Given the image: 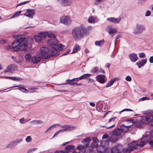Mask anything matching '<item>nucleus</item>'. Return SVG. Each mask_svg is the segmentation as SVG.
Wrapping results in <instances>:
<instances>
[{
    "mask_svg": "<svg viewBox=\"0 0 153 153\" xmlns=\"http://www.w3.org/2000/svg\"><path fill=\"white\" fill-rule=\"evenodd\" d=\"M108 146V142L107 141H104L102 140L100 142V145H99L97 148V151L100 153H106V152H108V150L109 148L107 147Z\"/></svg>",
    "mask_w": 153,
    "mask_h": 153,
    "instance_id": "obj_5",
    "label": "nucleus"
},
{
    "mask_svg": "<svg viewBox=\"0 0 153 153\" xmlns=\"http://www.w3.org/2000/svg\"><path fill=\"white\" fill-rule=\"evenodd\" d=\"M112 136L109 137L107 140H103L105 142L108 140V145H109V142H116L118 138V136H116L115 135H111Z\"/></svg>",
    "mask_w": 153,
    "mask_h": 153,
    "instance_id": "obj_18",
    "label": "nucleus"
},
{
    "mask_svg": "<svg viewBox=\"0 0 153 153\" xmlns=\"http://www.w3.org/2000/svg\"><path fill=\"white\" fill-rule=\"evenodd\" d=\"M145 30L146 27L144 25L137 24L134 28L133 33L135 34H140L142 33Z\"/></svg>",
    "mask_w": 153,
    "mask_h": 153,
    "instance_id": "obj_6",
    "label": "nucleus"
},
{
    "mask_svg": "<svg viewBox=\"0 0 153 153\" xmlns=\"http://www.w3.org/2000/svg\"><path fill=\"white\" fill-rule=\"evenodd\" d=\"M15 87H19V89L24 92L25 93H27L28 92V91L24 87H20L19 85H17V86H13L12 87L10 88H15Z\"/></svg>",
    "mask_w": 153,
    "mask_h": 153,
    "instance_id": "obj_27",
    "label": "nucleus"
},
{
    "mask_svg": "<svg viewBox=\"0 0 153 153\" xmlns=\"http://www.w3.org/2000/svg\"><path fill=\"white\" fill-rule=\"evenodd\" d=\"M34 39L36 41L38 42H40L42 40L41 38L39 35H35L34 36Z\"/></svg>",
    "mask_w": 153,
    "mask_h": 153,
    "instance_id": "obj_33",
    "label": "nucleus"
},
{
    "mask_svg": "<svg viewBox=\"0 0 153 153\" xmlns=\"http://www.w3.org/2000/svg\"><path fill=\"white\" fill-rule=\"evenodd\" d=\"M13 38L15 40L11 43L12 45L15 44L19 46V50L22 51L26 50L27 48L28 42L23 35H16L13 36Z\"/></svg>",
    "mask_w": 153,
    "mask_h": 153,
    "instance_id": "obj_3",
    "label": "nucleus"
},
{
    "mask_svg": "<svg viewBox=\"0 0 153 153\" xmlns=\"http://www.w3.org/2000/svg\"><path fill=\"white\" fill-rule=\"evenodd\" d=\"M22 11H19L16 12L14 14L16 16H19L21 13Z\"/></svg>",
    "mask_w": 153,
    "mask_h": 153,
    "instance_id": "obj_60",
    "label": "nucleus"
},
{
    "mask_svg": "<svg viewBox=\"0 0 153 153\" xmlns=\"http://www.w3.org/2000/svg\"><path fill=\"white\" fill-rule=\"evenodd\" d=\"M149 62L151 63H153V56H151L149 58Z\"/></svg>",
    "mask_w": 153,
    "mask_h": 153,
    "instance_id": "obj_64",
    "label": "nucleus"
},
{
    "mask_svg": "<svg viewBox=\"0 0 153 153\" xmlns=\"http://www.w3.org/2000/svg\"><path fill=\"white\" fill-rule=\"evenodd\" d=\"M99 69L97 67H95L92 68V69L91 70V72L94 74L96 73L98 71Z\"/></svg>",
    "mask_w": 153,
    "mask_h": 153,
    "instance_id": "obj_39",
    "label": "nucleus"
},
{
    "mask_svg": "<svg viewBox=\"0 0 153 153\" xmlns=\"http://www.w3.org/2000/svg\"><path fill=\"white\" fill-rule=\"evenodd\" d=\"M141 117L140 121L143 124H147L150 123L149 120V117L148 115Z\"/></svg>",
    "mask_w": 153,
    "mask_h": 153,
    "instance_id": "obj_20",
    "label": "nucleus"
},
{
    "mask_svg": "<svg viewBox=\"0 0 153 153\" xmlns=\"http://www.w3.org/2000/svg\"><path fill=\"white\" fill-rule=\"evenodd\" d=\"M13 67L12 65H10L7 66L6 69L3 72L4 74H5L7 72H11L12 70Z\"/></svg>",
    "mask_w": 153,
    "mask_h": 153,
    "instance_id": "obj_32",
    "label": "nucleus"
},
{
    "mask_svg": "<svg viewBox=\"0 0 153 153\" xmlns=\"http://www.w3.org/2000/svg\"><path fill=\"white\" fill-rule=\"evenodd\" d=\"M86 146H85V145H84V146H82L81 145H78L77 147V149L80 150H82L83 149L84 147Z\"/></svg>",
    "mask_w": 153,
    "mask_h": 153,
    "instance_id": "obj_44",
    "label": "nucleus"
},
{
    "mask_svg": "<svg viewBox=\"0 0 153 153\" xmlns=\"http://www.w3.org/2000/svg\"><path fill=\"white\" fill-rule=\"evenodd\" d=\"M117 32V30L112 28L110 27L108 33L109 34H114L116 33Z\"/></svg>",
    "mask_w": 153,
    "mask_h": 153,
    "instance_id": "obj_38",
    "label": "nucleus"
},
{
    "mask_svg": "<svg viewBox=\"0 0 153 153\" xmlns=\"http://www.w3.org/2000/svg\"><path fill=\"white\" fill-rule=\"evenodd\" d=\"M125 79L126 81L129 82L131 81V77L129 76H127L126 77Z\"/></svg>",
    "mask_w": 153,
    "mask_h": 153,
    "instance_id": "obj_56",
    "label": "nucleus"
},
{
    "mask_svg": "<svg viewBox=\"0 0 153 153\" xmlns=\"http://www.w3.org/2000/svg\"><path fill=\"white\" fill-rule=\"evenodd\" d=\"M133 111V110L131 109H128V108H126L122 110V111Z\"/></svg>",
    "mask_w": 153,
    "mask_h": 153,
    "instance_id": "obj_63",
    "label": "nucleus"
},
{
    "mask_svg": "<svg viewBox=\"0 0 153 153\" xmlns=\"http://www.w3.org/2000/svg\"><path fill=\"white\" fill-rule=\"evenodd\" d=\"M74 127V126L65 125L61 126V128H64V129H61V130H62L61 131L62 132L64 131L67 130L71 131L73 129Z\"/></svg>",
    "mask_w": 153,
    "mask_h": 153,
    "instance_id": "obj_19",
    "label": "nucleus"
},
{
    "mask_svg": "<svg viewBox=\"0 0 153 153\" xmlns=\"http://www.w3.org/2000/svg\"><path fill=\"white\" fill-rule=\"evenodd\" d=\"M30 123L34 124H41V123H43V122L40 120H35L31 121Z\"/></svg>",
    "mask_w": 153,
    "mask_h": 153,
    "instance_id": "obj_35",
    "label": "nucleus"
},
{
    "mask_svg": "<svg viewBox=\"0 0 153 153\" xmlns=\"http://www.w3.org/2000/svg\"><path fill=\"white\" fill-rule=\"evenodd\" d=\"M22 140L21 139H16L11 142L8 144L6 146L7 148L12 149L16 147L18 144L21 142Z\"/></svg>",
    "mask_w": 153,
    "mask_h": 153,
    "instance_id": "obj_9",
    "label": "nucleus"
},
{
    "mask_svg": "<svg viewBox=\"0 0 153 153\" xmlns=\"http://www.w3.org/2000/svg\"><path fill=\"white\" fill-rule=\"evenodd\" d=\"M145 144V142L143 141H141L139 144L138 143V147H143Z\"/></svg>",
    "mask_w": 153,
    "mask_h": 153,
    "instance_id": "obj_46",
    "label": "nucleus"
},
{
    "mask_svg": "<svg viewBox=\"0 0 153 153\" xmlns=\"http://www.w3.org/2000/svg\"><path fill=\"white\" fill-rule=\"evenodd\" d=\"M22 58H19V59H18V60L17 61V60L16 61V62L19 64L21 63V62H22Z\"/></svg>",
    "mask_w": 153,
    "mask_h": 153,
    "instance_id": "obj_53",
    "label": "nucleus"
},
{
    "mask_svg": "<svg viewBox=\"0 0 153 153\" xmlns=\"http://www.w3.org/2000/svg\"><path fill=\"white\" fill-rule=\"evenodd\" d=\"M139 57L140 58H145L146 56L145 54L144 53H140L139 54Z\"/></svg>",
    "mask_w": 153,
    "mask_h": 153,
    "instance_id": "obj_49",
    "label": "nucleus"
},
{
    "mask_svg": "<svg viewBox=\"0 0 153 153\" xmlns=\"http://www.w3.org/2000/svg\"><path fill=\"white\" fill-rule=\"evenodd\" d=\"M57 2L59 5L63 7L69 6L72 4L70 0H57Z\"/></svg>",
    "mask_w": 153,
    "mask_h": 153,
    "instance_id": "obj_10",
    "label": "nucleus"
},
{
    "mask_svg": "<svg viewBox=\"0 0 153 153\" xmlns=\"http://www.w3.org/2000/svg\"><path fill=\"white\" fill-rule=\"evenodd\" d=\"M80 50V47L77 44H76L74 46L72 52L70 54L75 53Z\"/></svg>",
    "mask_w": 153,
    "mask_h": 153,
    "instance_id": "obj_26",
    "label": "nucleus"
},
{
    "mask_svg": "<svg viewBox=\"0 0 153 153\" xmlns=\"http://www.w3.org/2000/svg\"><path fill=\"white\" fill-rule=\"evenodd\" d=\"M7 40L5 39H2L0 41V43L2 44H4L6 43Z\"/></svg>",
    "mask_w": 153,
    "mask_h": 153,
    "instance_id": "obj_57",
    "label": "nucleus"
},
{
    "mask_svg": "<svg viewBox=\"0 0 153 153\" xmlns=\"http://www.w3.org/2000/svg\"><path fill=\"white\" fill-rule=\"evenodd\" d=\"M70 49H68L67 50V51L64 53L62 55V56H65L68 54V53H70Z\"/></svg>",
    "mask_w": 153,
    "mask_h": 153,
    "instance_id": "obj_59",
    "label": "nucleus"
},
{
    "mask_svg": "<svg viewBox=\"0 0 153 153\" xmlns=\"http://www.w3.org/2000/svg\"><path fill=\"white\" fill-rule=\"evenodd\" d=\"M126 121H130V122H131L132 123H133L134 122V121L133 119H128L126 120Z\"/></svg>",
    "mask_w": 153,
    "mask_h": 153,
    "instance_id": "obj_62",
    "label": "nucleus"
},
{
    "mask_svg": "<svg viewBox=\"0 0 153 153\" xmlns=\"http://www.w3.org/2000/svg\"><path fill=\"white\" fill-rule=\"evenodd\" d=\"M151 12L149 10H147L146 11V13L145 16H149L151 15Z\"/></svg>",
    "mask_w": 153,
    "mask_h": 153,
    "instance_id": "obj_54",
    "label": "nucleus"
},
{
    "mask_svg": "<svg viewBox=\"0 0 153 153\" xmlns=\"http://www.w3.org/2000/svg\"><path fill=\"white\" fill-rule=\"evenodd\" d=\"M30 1V0L29 1H25L24 2H21V3L19 4H18L17 5L16 7H17L18 6H20L21 5H23V4H26L29 2Z\"/></svg>",
    "mask_w": 153,
    "mask_h": 153,
    "instance_id": "obj_47",
    "label": "nucleus"
},
{
    "mask_svg": "<svg viewBox=\"0 0 153 153\" xmlns=\"http://www.w3.org/2000/svg\"><path fill=\"white\" fill-rule=\"evenodd\" d=\"M110 150L111 153H122V152L124 153H126L123 146L120 144L110 148Z\"/></svg>",
    "mask_w": 153,
    "mask_h": 153,
    "instance_id": "obj_7",
    "label": "nucleus"
},
{
    "mask_svg": "<svg viewBox=\"0 0 153 153\" xmlns=\"http://www.w3.org/2000/svg\"><path fill=\"white\" fill-rule=\"evenodd\" d=\"M48 37L49 38H53V39H55V38L56 37L55 35L53 34V33H50L49 34H48V35H47ZM55 40H56L57 41V39H55Z\"/></svg>",
    "mask_w": 153,
    "mask_h": 153,
    "instance_id": "obj_43",
    "label": "nucleus"
},
{
    "mask_svg": "<svg viewBox=\"0 0 153 153\" xmlns=\"http://www.w3.org/2000/svg\"><path fill=\"white\" fill-rule=\"evenodd\" d=\"M74 81H75V78H74L72 79H67L66 80V82H74Z\"/></svg>",
    "mask_w": 153,
    "mask_h": 153,
    "instance_id": "obj_61",
    "label": "nucleus"
},
{
    "mask_svg": "<svg viewBox=\"0 0 153 153\" xmlns=\"http://www.w3.org/2000/svg\"><path fill=\"white\" fill-rule=\"evenodd\" d=\"M91 140V138L89 137H87L81 141L82 143L84 144L85 146H87L89 144V142Z\"/></svg>",
    "mask_w": 153,
    "mask_h": 153,
    "instance_id": "obj_23",
    "label": "nucleus"
},
{
    "mask_svg": "<svg viewBox=\"0 0 153 153\" xmlns=\"http://www.w3.org/2000/svg\"><path fill=\"white\" fill-rule=\"evenodd\" d=\"M60 22L61 23L68 25L70 23V20L68 19L67 16H64L60 18Z\"/></svg>",
    "mask_w": 153,
    "mask_h": 153,
    "instance_id": "obj_14",
    "label": "nucleus"
},
{
    "mask_svg": "<svg viewBox=\"0 0 153 153\" xmlns=\"http://www.w3.org/2000/svg\"><path fill=\"white\" fill-rule=\"evenodd\" d=\"M1 78H3L7 79H11L13 80H14L15 81H21L22 80V79L17 77H10V76H4V77H1Z\"/></svg>",
    "mask_w": 153,
    "mask_h": 153,
    "instance_id": "obj_24",
    "label": "nucleus"
},
{
    "mask_svg": "<svg viewBox=\"0 0 153 153\" xmlns=\"http://www.w3.org/2000/svg\"><path fill=\"white\" fill-rule=\"evenodd\" d=\"M92 140L93 141L92 142H100L99 140L96 137H94L92 138Z\"/></svg>",
    "mask_w": 153,
    "mask_h": 153,
    "instance_id": "obj_50",
    "label": "nucleus"
},
{
    "mask_svg": "<svg viewBox=\"0 0 153 153\" xmlns=\"http://www.w3.org/2000/svg\"><path fill=\"white\" fill-rule=\"evenodd\" d=\"M35 10L33 9H28L27 10V11L24 13V15L32 18L35 15Z\"/></svg>",
    "mask_w": 153,
    "mask_h": 153,
    "instance_id": "obj_12",
    "label": "nucleus"
},
{
    "mask_svg": "<svg viewBox=\"0 0 153 153\" xmlns=\"http://www.w3.org/2000/svg\"><path fill=\"white\" fill-rule=\"evenodd\" d=\"M150 99V98L149 97H144L141 98H140L139 100V101H143L146 100H149Z\"/></svg>",
    "mask_w": 153,
    "mask_h": 153,
    "instance_id": "obj_45",
    "label": "nucleus"
},
{
    "mask_svg": "<svg viewBox=\"0 0 153 153\" xmlns=\"http://www.w3.org/2000/svg\"><path fill=\"white\" fill-rule=\"evenodd\" d=\"M42 59V57L40 56L38 57L34 56L31 58V62L33 64H36Z\"/></svg>",
    "mask_w": 153,
    "mask_h": 153,
    "instance_id": "obj_21",
    "label": "nucleus"
},
{
    "mask_svg": "<svg viewBox=\"0 0 153 153\" xmlns=\"http://www.w3.org/2000/svg\"><path fill=\"white\" fill-rule=\"evenodd\" d=\"M122 133V131L120 129V128H118L110 132L109 134L118 136L120 135Z\"/></svg>",
    "mask_w": 153,
    "mask_h": 153,
    "instance_id": "obj_13",
    "label": "nucleus"
},
{
    "mask_svg": "<svg viewBox=\"0 0 153 153\" xmlns=\"http://www.w3.org/2000/svg\"><path fill=\"white\" fill-rule=\"evenodd\" d=\"M107 20L108 21L114 24H118L121 20V18L120 17L115 18L114 17H111L108 18Z\"/></svg>",
    "mask_w": 153,
    "mask_h": 153,
    "instance_id": "obj_15",
    "label": "nucleus"
},
{
    "mask_svg": "<svg viewBox=\"0 0 153 153\" xmlns=\"http://www.w3.org/2000/svg\"><path fill=\"white\" fill-rule=\"evenodd\" d=\"M12 47L11 48V51H19V46L17 45V44H15L12 45Z\"/></svg>",
    "mask_w": 153,
    "mask_h": 153,
    "instance_id": "obj_31",
    "label": "nucleus"
},
{
    "mask_svg": "<svg viewBox=\"0 0 153 153\" xmlns=\"http://www.w3.org/2000/svg\"><path fill=\"white\" fill-rule=\"evenodd\" d=\"M57 47L56 49L57 50V48H58L59 51H62L63 50V48L65 46L64 45L62 44H59L58 45L57 44Z\"/></svg>",
    "mask_w": 153,
    "mask_h": 153,
    "instance_id": "obj_40",
    "label": "nucleus"
},
{
    "mask_svg": "<svg viewBox=\"0 0 153 153\" xmlns=\"http://www.w3.org/2000/svg\"><path fill=\"white\" fill-rule=\"evenodd\" d=\"M105 41L104 39H102L100 41H97L95 42V44L96 45L99 46H101L104 44Z\"/></svg>",
    "mask_w": 153,
    "mask_h": 153,
    "instance_id": "obj_28",
    "label": "nucleus"
},
{
    "mask_svg": "<svg viewBox=\"0 0 153 153\" xmlns=\"http://www.w3.org/2000/svg\"><path fill=\"white\" fill-rule=\"evenodd\" d=\"M31 55L30 54H26L25 56V60L28 62H30V59H31Z\"/></svg>",
    "mask_w": 153,
    "mask_h": 153,
    "instance_id": "obj_34",
    "label": "nucleus"
},
{
    "mask_svg": "<svg viewBox=\"0 0 153 153\" xmlns=\"http://www.w3.org/2000/svg\"><path fill=\"white\" fill-rule=\"evenodd\" d=\"M55 85H69L71 86H76V82H66L64 83H61L59 84H55Z\"/></svg>",
    "mask_w": 153,
    "mask_h": 153,
    "instance_id": "obj_30",
    "label": "nucleus"
},
{
    "mask_svg": "<svg viewBox=\"0 0 153 153\" xmlns=\"http://www.w3.org/2000/svg\"><path fill=\"white\" fill-rule=\"evenodd\" d=\"M91 27L85 28L83 25L74 28L72 31V37L75 41H78L88 36L91 30Z\"/></svg>",
    "mask_w": 153,
    "mask_h": 153,
    "instance_id": "obj_2",
    "label": "nucleus"
},
{
    "mask_svg": "<svg viewBox=\"0 0 153 153\" xmlns=\"http://www.w3.org/2000/svg\"><path fill=\"white\" fill-rule=\"evenodd\" d=\"M62 130H60L59 131H57V132H56L54 134V135H53V136L52 138L53 137H55L57 135H58V134L61 132H62Z\"/></svg>",
    "mask_w": 153,
    "mask_h": 153,
    "instance_id": "obj_55",
    "label": "nucleus"
},
{
    "mask_svg": "<svg viewBox=\"0 0 153 153\" xmlns=\"http://www.w3.org/2000/svg\"><path fill=\"white\" fill-rule=\"evenodd\" d=\"M48 33L46 32H40L39 33V35L40 36L42 39L46 38L48 35Z\"/></svg>",
    "mask_w": 153,
    "mask_h": 153,
    "instance_id": "obj_29",
    "label": "nucleus"
},
{
    "mask_svg": "<svg viewBox=\"0 0 153 153\" xmlns=\"http://www.w3.org/2000/svg\"><path fill=\"white\" fill-rule=\"evenodd\" d=\"M127 147L125 148L126 153H130L135 149H140V147H138V143L137 141H133L128 143L127 144Z\"/></svg>",
    "mask_w": 153,
    "mask_h": 153,
    "instance_id": "obj_4",
    "label": "nucleus"
},
{
    "mask_svg": "<svg viewBox=\"0 0 153 153\" xmlns=\"http://www.w3.org/2000/svg\"><path fill=\"white\" fill-rule=\"evenodd\" d=\"M128 56L130 60L132 62H135L138 59L137 54L134 53L129 54L128 55Z\"/></svg>",
    "mask_w": 153,
    "mask_h": 153,
    "instance_id": "obj_16",
    "label": "nucleus"
},
{
    "mask_svg": "<svg viewBox=\"0 0 153 153\" xmlns=\"http://www.w3.org/2000/svg\"><path fill=\"white\" fill-rule=\"evenodd\" d=\"M96 80L100 83L103 84L105 82L107 79L105 76L104 75H99L96 76Z\"/></svg>",
    "mask_w": 153,
    "mask_h": 153,
    "instance_id": "obj_11",
    "label": "nucleus"
},
{
    "mask_svg": "<svg viewBox=\"0 0 153 153\" xmlns=\"http://www.w3.org/2000/svg\"><path fill=\"white\" fill-rule=\"evenodd\" d=\"M98 142H92L91 144V146L92 148H97V147H98Z\"/></svg>",
    "mask_w": 153,
    "mask_h": 153,
    "instance_id": "obj_42",
    "label": "nucleus"
},
{
    "mask_svg": "<svg viewBox=\"0 0 153 153\" xmlns=\"http://www.w3.org/2000/svg\"><path fill=\"white\" fill-rule=\"evenodd\" d=\"M149 117V120L150 122H152V121L153 120V114L148 115Z\"/></svg>",
    "mask_w": 153,
    "mask_h": 153,
    "instance_id": "obj_58",
    "label": "nucleus"
},
{
    "mask_svg": "<svg viewBox=\"0 0 153 153\" xmlns=\"http://www.w3.org/2000/svg\"><path fill=\"white\" fill-rule=\"evenodd\" d=\"M32 138L30 136H28L25 139V141L27 142H30L31 141Z\"/></svg>",
    "mask_w": 153,
    "mask_h": 153,
    "instance_id": "obj_48",
    "label": "nucleus"
},
{
    "mask_svg": "<svg viewBox=\"0 0 153 153\" xmlns=\"http://www.w3.org/2000/svg\"><path fill=\"white\" fill-rule=\"evenodd\" d=\"M47 43L50 45L51 47L53 49L52 50L51 55L48 54L49 52V49L46 47L43 46L41 47L40 49V55L42 58L44 59H47L52 56L54 57L59 55V51L56 49L57 47L58 41L54 39H49L47 41Z\"/></svg>",
    "mask_w": 153,
    "mask_h": 153,
    "instance_id": "obj_1",
    "label": "nucleus"
},
{
    "mask_svg": "<svg viewBox=\"0 0 153 153\" xmlns=\"http://www.w3.org/2000/svg\"><path fill=\"white\" fill-rule=\"evenodd\" d=\"M74 145H68L65 147V151L63 150H56L55 151V153H70L72 150H74Z\"/></svg>",
    "mask_w": 153,
    "mask_h": 153,
    "instance_id": "obj_8",
    "label": "nucleus"
},
{
    "mask_svg": "<svg viewBox=\"0 0 153 153\" xmlns=\"http://www.w3.org/2000/svg\"><path fill=\"white\" fill-rule=\"evenodd\" d=\"M91 75L90 74H85L82 75L81 76L82 79H88V77H90L91 76Z\"/></svg>",
    "mask_w": 153,
    "mask_h": 153,
    "instance_id": "obj_36",
    "label": "nucleus"
},
{
    "mask_svg": "<svg viewBox=\"0 0 153 153\" xmlns=\"http://www.w3.org/2000/svg\"><path fill=\"white\" fill-rule=\"evenodd\" d=\"M133 123L134 126L137 128H141L142 127L141 124L139 122L135 121L134 123Z\"/></svg>",
    "mask_w": 153,
    "mask_h": 153,
    "instance_id": "obj_37",
    "label": "nucleus"
},
{
    "mask_svg": "<svg viewBox=\"0 0 153 153\" xmlns=\"http://www.w3.org/2000/svg\"><path fill=\"white\" fill-rule=\"evenodd\" d=\"M56 125V124H54L51 126L46 131H45V133H47L48 131L51 129V128L55 127Z\"/></svg>",
    "mask_w": 153,
    "mask_h": 153,
    "instance_id": "obj_52",
    "label": "nucleus"
},
{
    "mask_svg": "<svg viewBox=\"0 0 153 153\" xmlns=\"http://www.w3.org/2000/svg\"><path fill=\"white\" fill-rule=\"evenodd\" d=\"M132 125L130 126H125L124 125H122L120 126V129L122 131V132H127L128 131L129 128Z\"/></svg>",
    "mask_w": 153,
    "mask_h": 153,
    "instance_id": "obj_22",
    "label": "nucleus"
},
{
    "mask_svg": "<svg viewBox=\"0 0 153 153\" xmlns=\"http://www.w3.org/2000/svg\"><path fill=\"white\" fill-rule=\"evenodd\" d=\"M109 137L108 135L107 134L105 133L103 135L102 137V138L103 139L107 138L108 139Z\"/></svg>",
    "mask_w": 153,
    "mask_h": 153,
    "instance_id": "obj_51",
    "label": "nucleus"
},
{
    "mask_svg": "<svg viewBox=\"0 0 153 153\" xmlns=\"http://www.w3.org/2000/svg\"><path fill=\"white\" fill-rule=\"evenodd\" d=\"M147 61V59L145 58L144 59H141L140 60H138L136 64L137 65L138 68H140L141 67L144 66L146 63Z\"/></svg>",
    "mask_w": 153,
    "mask_h": 153,
    "instance_id": "obj_17",
    "label": "nucleus"
},
{
    "mask_svg": "<svg viewBox=\"0 0 153 153\" xmlns=\"http://www.w3.org/2000/svg\"><path fill=\"white\" fill-rule=\"evenodd\" d=\"M95 21V18L93 16H91L88 19V22L90 23H92L94 22Z\"/></svg>",
    "mask_w": 153,
    "mask_h": 153,
    "instance_id": "obj_41",
    "label": "nucleus"
},
{
    "mask_svg": "<svg viewBox=\"0 0 153 153\" xmlns=\"http://www.w3.org/2000/svg\"><path fill=\"white\" fill-rule=\"evenodd\" d=\"M118 80L117 78H114L110 80L109 82H108L106 85V87L107 88L111 86L116 80Z\"/></svg>",
    "mask_w": 153,
    "mask_h": 153,
    "instance_id": "obj_25",
    "label": "nucleus"
}]
</instances>
